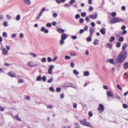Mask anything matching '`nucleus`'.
I'll return each instance as SVG.
<instances>
[{
	"instance_id": "obj_1",
	"label": "nucleus",
	"mask_w": 128,
	"mask_h": 128,
	"mask_svg": "<svg viewBox=\"0 0 128 128\" xmlns=\"http://www.w3.org/2000/svg\"><path fill=\"white\" fill-rule=\"evenodd\" d=\"M128 46V44L127 43L124 44L123 45L122 49V51L120 52L116 60V64L122 63L126 58L127 53L124 50Z\"/></svg>"
},
{
	"instance_id": "obj_2",
	"label": "nucleus",
	"mask_w": 128,
	"mask_h": 128,
	"mask_svg": "<svg viewBox=\"0 0 128 128\" xmlns=\"http://www.w3.org/2000/svg\"><path fill=\"white\" fill-rule=\"evenodd\" d=\"M123 20L121 18H114L111 19L110 23L112 24H113L116 23L118 22H123Z\"/></svg>"
},
{
	"instance_id": "obj_3",
	"label": "nucleus",
	"mask_w": 128,
	"mask_h": 128,
	"mask_svg": "<svg viewBox=\"0 0 128 128\" xmlns=\"http://www.w3.org/2000/svg\"><path fill=\"white\" fill-rule=\"evenodd\" d=\"M98 109L99 110L102 112L104 111V106L102 104H100L98 108Z\"/></svg>"
},
{
	"instance_id": "obj_4",
	"label": "nucleus",
	"mask_w": 128,
	"mask_h": 128,
	"mask_svg": "<svg viewBox=\"0 0 128 128\" xmlns=\"http://www.w3.org/2000/svg\"><path fill=\"white\" fill-rule=\"evenodd\" d=\"M98 16L97 13L96 12L94 13V15L92 14H91L90 16V18L93 19H94L96 18Z\"/></svg>"
},
{
	"instance_id": "obj_5",
	"label": "nucleus",
	"mask_w": 128,
	"mask_h": 128,
	"mask_svg": "<svg viewBox=\"0 0 128 128\" xmlns=\"http://www.w3.org/2000/svg\"><path fill=\"white\" fill-rule=\"evenodd\" d=\"M29 66L32 67H33L38 66L39 65L38 64H34V62L32 61H30L29 62Z\"/></svg>"
},
{
	"instance_id": "obj_6",
	"label": "nucleus",
	"mask_w": 128,
	"mask_h": 128,
	"mask_svg": "<svg viewBox=\"0 0 128 128\" xmlns=\"http://www.w3.org/2000/svg\"><path fill=\"white\" fill-rule=\"evenodd\" d=\"M41 30L42 32H44L45 34H47L49 32L48 30L47 29H45V27L44 26L41 28Z\"/></svg>"
},
{
	"instance_id": "obj_7",
	"label": "nucleus",
	"mask_w": 128,
	"mask_h": 128,
	"mask_svg": "<svg viewBox=\"0 0 128 128\" xmlns=\"http://www.w3.org/2000/svg\"><path fill=\"white\" fill-rule=\"evenodd\" d=\"M106 30L105 28H102L101 29H100V31L101 34L103 35H104L105 34L106 32Z\"/></svg>"
},
{
	"instance_id": "obj_8",
	"label": "nucleus",
	"mask_w": 128,
	"mask_h": 128,
	"mask_svg": "<svg viewBox=\"0 0 128 128\" xmlns=\"http://www.w3.org/2000/svg\"><path fill=\"white\" fill-rule=\"evenodd\" d=\"M68 36L67 34L64 33L62 34L61 36V39L64 40H65L68 37Z\"/></svg>"
},
{
	"instance_id": "obj_9",
	"label": "nucleus",
	"mask_w": 128,
	"mask_h": 128,
	"mask_svg": "<svg viewBox=\"0 0 128 128\" xmlns=\"http://www.w3.org/2000/svg\"><path fill=\"white\" fill-rule=\"evenodd\" d=\"M25 4L27 5H29L31 4V2L30 0H22Z\"/></svg>"
},
{
	"instance_id": "obj_10",
	"label": "nucleus",
	"mask_w": 128,
	"mask_h": 128,
	"mask_svg": "<svg viewBox=\"0 0 128 128\" xmlns=\"http://www.w3.org/2000/svg\"><path fill=\"white\" fill-rule=\"evenodd\" d=\"M107 95L108 97L111 96L112 97L113 96V93L111 91H108L107 92Z\"/></svg>"
},
{
	"instance_id": "obj_11",
	"label": "nucleus",
	"mask_w": 128,
	"mask_h": 128,
	"mask_svg": "<svg viewBox=\"0 0 128 128\" xmlns=\"http://www.w3.org/2000/svg\"><path fill=\"white\" fill-rule=\"evenodd\" d=\"M57 31L60 33H63L65 31L64 30L61 28H58L57 29Z\"/></svg>"
},
{
	"instance_id": "obj_12",
	"label": "nucleus",
	"mask_w": 128,
	"mask_h": 128,
	"mask_svg": "<svg viewBox=\"0 0 128 128\" xmlns=\"http://www.w3.org/2000/svg\"><path fill=\"white\" fill-rule=\"evenodd\" d=\"M86 119L85 118L83 120H80V122L82 125L85 126V125L86 124L87 122L86 121Z\"/></svg>"
},
{
	"instance_id": "obj_13",
	"label": "nucleus",
	"mask_w": 128,
	"mask_h": 128,
	"mask_svg": "<svg viewBox=\"0 0 128 128\" xmlns=\"http://www.w3.org/2000/svg\"><path fill=\"white\" fill-rule=\"evenodd\" d=\"M92 36V34H90L89 36L86 38V40L88 42H90L92 40L91 37Z\"/></svg>"
},
{
	"instance_id": "obj_14",
	"label": "nucleus",
	"mask_w": 128,
	"mask_h": 128,
	"mask_svg": "<svg viewBox=\"0 0 128 128\" xmlns=\"http://www.w3.org/2000/svg\"><path fill=\"white\" fill-rule=\"evenodd\" d=\"M2 52L4 54L6 55L8 53V51L5 48H3L2 50Z\"/></svg>"
},
{
	"instance_id": "obj_15",
	"label": "nucleus",
	"mask_w": 128,
	"mask_h": 128,
	"mask_svg": "<svg viewBox=\"0 0 128 128\" xmlns=\"http://www.w3.org/2000/svg\"><path fill=\"white\" fill-rule=\"evenodd\" d=\"M124 67L125 70H126L128 68V62H126L124 64Z\"/></svg>"
},
{
	"instance_id": "obj_16",
	"label": "nucleus",
	"mask_w": 128,
	"mask_h": 128,
	"mask_svg": "<svg viewBox=\"0 0 128 128\" xmlns=\"http://www.w3.org/2000/svg\"><path fill=\"white\" fill-rule=\"evenodd\" d=\"M14 118L18 121H22L21 118L18 117V115H16Z\"/></svg>"
},
{
	"instance_id": "obj_17",
	"label": "nucleus",
	"mask_w": 128,
	"mask_h": 128,
	"mask_svg": "<svg viewBox=\"0 0 128 128\" xmlns=\"http://www.w3.org/2000/svg\"><path fill=\"white\" fill-rule=\"evenodd\" d=\"M85 126H87L88 127L91 128H93L92 125L88 122H87L86 124L85 125Z\"/></svg>"
},
{
	"instance_id": "obj_18",
	"label": "nucleus",
	"mask_w": 128,
	"mask_h": 128,
	"mask_svg": "<svg viewBox=\"0 0 128 128\" xmlns=\"http://www.w3.org/2000/svg\"><path fill=\"white\" fill-rule=\"evenodd\" d=\"M20 19V14L18 15L16 18V20L17 21L19 20Z\"/></svg>"
},
{
	"instance_id": "obj_19",
	"label": "nucleus",
	"mask_w": 128,
	"mask_h": 128,
	"mask_svg": "<svg viewBox=\"0 0 128 128\" xmlns=\"http://www.w3.org/2000/svg\"><path fill=\"white\" fill-rule=\"evenodd\" d=\"M42 78L41 77V76L40 75L38 76L37 78L36 79V80L40 81L41 80H42Z\"/></svg>"
},
{
	"instance_id": "obj_20",
	"label": "nucleus",
	"mask_w": 128,
	"mask_h": 128,
	"mask_svg": "<svg viewBox=\"0 0 128 128\" xmlns=\"http://www.w3.org/2000/svg\"><path fill=\"white\" fill-rule=\"evenodd\" d=\"M54 78L53 77L50 78L47 81V82L48 83H50L52 82L53 81Z\"/></svg>"
},
{
	"instance_id": "obj_21",
	"label": "nucleus",
	"mask_w": 128,
	"mask_h": 128,
	"mask_svg": "<svg viewBox=\"0 0 128 128\" xmlns=\"http://www.w3.org/2000/svg\"><path fill=\"white\" fill-rule=\"evenodd\" d=\"M89 74V72L88 71H86L84 72V75L85 76H88Z\"/></svg>"
},
{
	"instance_id": "obj_22",
	"label": "nucleus",
	"mask_w": 128,
	"mask_h": 128,
	"mask_svg": "<svg viewBox=\"0 0 128 128\" xmlns=\"http://www.w3.org/2000/svg\"><path fill=\"white\" fill-rule=\"evenodd\" d=\"M89 30L90 31V34H92L94 32L93 28L91 27H90V28Z\"/></svg>"
},
{
	"instance_id": "obj_23",
	"label": "nucleus",
	"mask_w": 128,
	"mask_h": 128,
	"mask_svg": "<svg viewBox=\"0 0 128 128\" xmlns=\"http://www.w3.org/2000/svg\"><path fill=\"white\" fill-rule=\"evenodd\" d=\"M115 38L114 37L112 36L110 37L109 40L110 42H112L114 41L115 40Z\"/></svg>"
},
{
	"instance_id": "obj_24",
	"label": "nucleus",
	"mask_w": 128,
	"mask_h": 128,
	"mask_svg": "<svg viewBox=\"0 0 128 128\" xmlns=\"http://www.w3.org/2000/svg\"><path fill=\"white\" fill-rule=\"evenodd\" d=\"M75 1H76L75 0H71L70 1L68 2V3L72 5L75 3Z\"/></svg>"
},
{
	"instance_id": "obj_25",
	"label": "nucleus",
	"mask_w": 128,
	"mask_h": 128,
	"mask_svg": "<svg viewBox=\"0 0 128 128\" xmlns=\"http://www.w3.org/2000/svg\"><path fill=\"white\" fill-rule=\"evenodd\" d=\"M124 40V38L122 36L120 37L118 39V41L120 42H122Z\"/></svg>"
},
{
	"instance_id": "obj_26",
	"label": "nucleus",
	"mask_w": 128,
	"mask_h": 128,
	"mask_svg": "<svg viewBox=\"0 0 128 128\" xmlns=\"http://www.w3.org/2000/svg\"><path fill=\"white\" fill-rule=\"evenodd\" d=\"M73 72V73L76 75H78L79 74V72L75 70H74Z\"/></svg>"
},
{
	"instance_id": "obj_27",
	"label": "nucleus",
	"mask_w": 128,
	"mask_h": 128,
	"mask_svg": "<svg viewBox=\"0 0 128 128\" xmlns=\"http://www.w3.org/2000/svg\"><path fill=\"white\" fill-rule=\"evenodd\" d=\"M42 81L44 82H45L46 81V76H43L42 78Z\"/></svg>"
},
{
	"instance_id": "obj_28",
	"label": "nucleus",
	"mask_w": 128,
	"mask_h": 128,
	"mask_svg": "<svg viewBox=\"0 0 128 128\" xmlns=\"http://www.w3.org/2000/svg\"><path fill=\"white\" fill-rule=\"evenodd\" d=\"M107 46L110 49L112 48V44L110 43H108L107 44Z\"/></svg>"
},
{
	"instance_id": "obj_29",
	"label": "nucleus",
	"mask_w": 128,
	"mask_h": 128,
	"mask_svg": "<svg viewBox=\"0 0 128 128\" xmlns=\"http://www.w3.org/2000/svg\"><path fill=\"white\" fill-rule=\"evenodd\" d=\"M121 46V44L120 42H118L116 44V47L118 48H120Z\"/></svg>"
},
{
	"instance_id": "obj_30",
	"label": "nucleus",
	"mask_w": 128,
	"mask_h": 128,
	"mask_svg": "<svg viewBox=\"0 0 128 128\" xmlns=\"http://www.w3.org/2000/svg\"><path fill=\"white\" fill-rule=\"evenodd\" d=\"M86 15V13L85 12H82L81 14V16L82 17H84Z\"/></svg>"
},
{
	"instance_id": "obj_31",
	"label": "nucleus",
	"mask_w": 128,
	"mask_h": 128,
	"mask_svg": "<svg viewBox=\"0 0 128 128\" xmlns=\"http://www.w3.org/2000/svg\"><path fill=\"white\" fill-rule=\"evenodd\" d=\"M122 106L123 108L125 109L126 108L128 107L127 104H122Z\"/></svg>"
},
{
	"instance_id": "obj_32",
	"label": "nucleus",
	"mask_w": 128,
	"mask_h": 128,
	"mask_svg": "<svg viewBox=\"0 0 128 128\" xmlns=\"http://www.w3.org/2000/svg\"><path fill=\"white\" fill-rule=\"evenodd\" d=\"M30 55L32 56L34 58H36L37 57V55L35 54L30 52Z\"/></svg>"
},
{
	"instance_id": "obj_33",
	"label": "nucleus",
	"mask_w": 128,
	"mask_h": 128,
	"mask_svg": "<svg viewBox=\"0 0 128 128\" xmlns=\"http://www.w3.org/2000/svg\"><path fill=\"white\" fill-rule=\"evenodd\" d=\"M65 59L66 60H68L71 58V57L70 56L68 55H66L65 56Z\"/></svg>"
},
{
	"instance_id": "obj_34",
	"label": "nucleus",
	"mask_w": 128,
	"mask_h": 128,
	"mask_svg": "<svg viewBox=\"0 0 128 128\" xmlns=\"http://www.w3.org/2000/svg\"><path fill=\"white\" fill-rule=\"evenodd\" d=\"M116 15V12H112L111 14V15L113 17H115Z\"/></svg>"
},
{
	"instance_id": "obj_35",
	"label": "nucleus",
	"mask_w": 128,
	"mask_h": 128,
	"mask_svg": "<svg viewBox=\"0 0 128 128\" xmlns=\"http://www.w3.org/2000/svg\"><path fill=\"white\" fill-rule=\"evenodd\" d=\"M98 40L97 39H96L95 40H94V45H97L98 44Z\"/></svg>"
},
{
	"instance_id": "obj_36",
	"label": "nucleus",
	"mask_w": 128,
	"mask_h": 128,
	"mask_svg": "<svg viewBox=\"0 0 128 128\" xmlns=\"http://www.w3.org/2000/svg\"><path fill=\"white\" fill-rule=\"evenodd\" d=\"M80 18V15L79 14H76L75 16V18L76 19H78Z\"/></svg>"
},
{
	"instance_id": "obj_37",
	"label": "nucleus",
	"mask_w": 128,
	"mask_h": 128,
	"mask_svg": "<svg viewBox=\"0 0 128 128\" xmlns=\"http://www.w3.org/2000/svg\"><path fill=\"white\" fill-rule=\"evenodd\" d=\"M84 20L83 18H81L79 19V22L80 23L82 24L84 22Z\"/></svg>"
},
{
	"instance_id": "obj_38",
	"label": "nucleus",
	"mask_w": 128,
	"mask_h": 128,
	"mask_svg": "<svg viewBox=\"0 0 128 128\" xmlns=\"http://www.w3.org/2000/svg\"><path fill=\"white\" fill-rule=\"evenodd\" d=\"M71 38L73 40H75L77 38V36H71Z\"/></svg>"
},
{
	"instance_id": "obj_39",
	"label": "nucleus",
	"mask_w": 128,
	"mask_h": 128,
	"mask_svg": "<svg viewBox=\"0 0 128 128\" xmlns=\"http://www.w3.org/2000/svg\"><path fill=\"white\" fill-rule=\"evenodd\" d=\"M3 36L4 38H6L7 37V34L6 32H4L2 33Z\"/></svg>"
},
{
	"instance_id": "obj_40",
	"label": "nucleus",
	"mask_w": 128,
	"mask_h": 128,
	"mask_svg": "<svg viewBox=\"0 0 128 128\" xmlns=\"http://www.w3.org/2000/svg\"><path fill=\"white\" fill-rule=\"evenodd\" d=\"M41 61L42 62H45L46 61V59L45 57H44L41 60Z\"/></svg>"
},
{
	"instance_id": "obj_41",
	"label": "nucleus",
	"mask_w": 128,
	"mask_h": 128,
	"mask_svg": "<svg viewBox=\"0 0 128 128\" xmlns=\"http://www.w3.org/2000/svg\"><path fill=\"white\" fill-rule=\"evenodd\" d=\"M70 55L72 56H74L76 55V54L73 52H71L70 53Z\"/></svg>"
},
{
	"instance_id": "obj_42",
	"label": "nucleus",
	"mask_w": 128,
	"mask_h": 128,
	"mask_svg": "<svg viewBox=\"0 0 128 128\" xmlns=\"http://www.w3.org/2000/svg\"><path fill=\"white\" fill-rule=\"evenodd\" d=\"M49 90L53 92H55L54 89L53 87H50L49 88Z\"/></svg>"
},
{
	"instance_id": "obj_43",
	"label": "nucleus",
	"mask_w": 128,
	"mask_h": 128,
	"mask_svg": "<svg viewBox=\"0 0 128 128\" xmlns=\"http://www.w3.org/2000/svg\"><path fill=\"white\" fill-rule=\"evenodd\" d=\"M109 62L111 64H114V60L112 59H111L109 60Z\"/></svg>"
},
{
	"instance_id": "obj_44",
	"label": "nucleus",
	"mask_w": 128,
	"mask_h": 128,
	"mask_svg": "<svg viewBox=\"0 0 128 128\" xmlns=\"http://www.w3.org/2000/svg\"><path fill=\"white\" fill-rule=\"evenodd\" d=\"M8 74L10 76L12 77L15 76H14V74L13 73H11L10 72L8 73Z\"/></svg>"
},
{
	"instance_id": "obj_45",
	"label": "nucleus",
	"mask_w": 128,
	"mask_h": 128,
	"mask_svg": "<svg viewBox=\"0 0 128 128\" xmlns=\"http://www.w3.org/2000/svg\"><path fill=\"white\" fill-rule=\"evenodd\" d=\"M4 26L5 27H6L8 26V22L6 21H4L3 23Z\"/></svg>"
},
{
	"instance_id": "obj_46",
	"label": "nucleus",
	"mask_w": 128,
	"mask_h": 128,
	"mask_svg": "<svg viewBox=\"0 0 128 128\" xmlns=\"http://www.w3.org/2000/svg\"><path fill=\"white\" fill-rule=\"evenodd\" d=\"M47 60L48 62H51L52 61V59L51 57H48L47 58Z\"/></svg>"
},
{
	"instance_id": "obj_47",
	"label": "nucleus",
	"mask_w": 128,
	"mask_h": 128,
	"mask_svg": "<svg viewBox=\"0 0 128 128\" xmlns=\"http://www.w3.org/2000/svg\"><path fill=\"white\" fill-rule=\"evenodd\" d=\"M61 90V89L60 88L58 87L56 89V91L58 92H60Z\"/></svg>"
},
{
	"instance_id": "obj_48",
	"label": "nucleus",
	"mask_w": 128,
	"mask_h": 128,
	"mask_svg": "<svg viewBox=\"0 0 128 128\" xmlns=\"http://www.w3.org/2000/svg\"><path fill=\"white\" fill-rule=\"evenodd\" d=\"M64 40L61 39L60 42V45H62L64 44Z\"/></svg>"
},
{
	"instance_id": "obj_49",
	"label": "nucleus",
	"mask_w": 128,
	"mask_h": 128,
	"mask_svg": "<svg viewBox=\"0 0 128 128\" xmlns=\"http://www.w3.org/2000/svg\"><path fill=\"white\" fill-rule=\"evenodd\" d=\"M46 26L48 27H50L51 26H52V25L50 23H47L46 24Z\"/></svg>"
},
{
	"instance_id": "obj_50",
	"label": "nucleus",
	"mask_w": 128,
	"mask_h": 128,
	"mask_svg": "<svg viewBox=\"0 0 128 128\" xmlns=\"http://www.w3.org/2000/svg\"><path fill=\"white\" fill-rule=\"evenodd\" d=\"M70 65L72 68H73L74 66V64L73 62H72L70 63Z\"/></svg>"
},
{
	"instance_id": "obj_51",
	"label": "nucleus",
	"mask_w": 128,
	"mask_h": 128,
	"mask_svg": "<svg viewBox=\"0 0 128 128\" xmlns=\"http://www.w3.org/2000/svg\"><path fill=\"white\" fill-rule=\"evenodd\" d=\"M88 115L90 117L92 116L93 115L92 112L91 111H90L88 113Z\"/></svg>"
},
{
	"instance_id": "obj_52",
	"label": "nucleus",
	"mask_w": 128,
	"mask_h": 128,
	"mask_svg": "<svg viewBox=\"0 0 128 128\" xmlns=\"http://www.w3.org/2000/svg\"><path fill=\"white\" fill-rule=\"evenodd\" d=\"M6 17L7 18L8 20H10L11 18V16L8 14H7L6 15Z\"/></svg>"
},
{
	"instance_id": "obj_53",
	"label": "nucleus",
	"mask_w": 128,
	"mask_h": 128,
	"mask_svg": "<svg viewBox=\"0 0 128 128\" xmlns=\"http://www.w3.org/2000/svg\"><path fill=\"white\" fill-rule=\"evenodd\" d=\"M116 87L117 88L120 90H122V88L120 87V85L119 84H117Z\"/></svg>"
},
{
	"instance_id": "obj_54",
	"label": "nucleus",
	"mask_w": 128,
	"mask_h": 128,
	"mask_svg": "<svg viewBox=\"0 0 128 128\" xmlns=\"http://www.w3.org/2000/svg\"><path fill=\"white\" fill-rule=\"evenodd\" d=\"M24 82V80L22 79H20L18 80V82L19 83H22Z\"/></svg>"
},
{
	"instance_id": "obj_55",
	"label": "nucleus",
	"mask_w": 128,
	"mask_h": 128,
	"mask_svg": "<svg viewBox=\"0 0 128 128\" xmlns=\"http://www.w3.org/2000/svg\"><path fill=\"white\" fill-rule=\"evenodd\" d=\"M52 70L48 69V73L50 74H51L52 72Z\"/></svg>"
},
{
	"instance_id": "obj_56",
	"label": "nucleus",
	"mask_w": 128,
	"mask_h": 128,
	"mask_svg": "<svg viewBox=\"0 0 128 128\" xmlns=\"http://www.w3.org/2000/svg\"><path fill=\"white\" fill-rule=\"evenodd\" d=\"M84 32V30L83 29H81L80 30L79 32V33L80 34H81Z\"/></svg>"
},
{
	"instance_id": "obj_57",
	"label": "nucleus",
	"mask_w": 128,
	"mask_h": 128,
	"mask_svg": "<svg viewBox=\"0 0 128 128\" xmlns=\"http://www.w3.org/2000/svg\"><path fill=\"white\" fill-rule=\"evenodd\" d=\"M77 107V104L76 103H74L73 104V107L74 108H76Z\"/></svg>"
},
{
	"instance_id": "obj_58",
	"label": "nucleus",
	"mask_w": 128,
	"mask_h": 128,
	"mask_svg": "<svg viewBox=\"0 0 128 128\" xmlns=\"http://www.w3.org/2000/svg\"><path fill=\"white\" fill-rule=\"evenodd\" d=\"M76 124L77 126L76 127V128H80V126H79V124L78 123L76 122Z\"/></svg>"
},
{
	"instance_id": "obj_59",
	"label": "nucleus",
	"mask_w": 128,
	"mask_h": 128,
	"mask_svg": "<svg viewBox=\"0 0 128 128\" xmlns=\"http://www.w3.org/2000/svg\"><path fill=\"white\" fill-rule=\"evenodd\" d=\"M47 107L48 108L51 109L52 108V106L51 104H50L47 106Z\"/></svg>"
},
{
	"instance_id": "obj_60",
	"label": "nucleus",
	"mask_w": 128,
	"mask_h": 128,
	"mask_svg": "<svg viewBox=\"0 0 128 128\" xmlns=\"http://www.w3.org/2000/svg\"><path fill=\"white\" fill-rule=\"evenodd\" d=\"M103 88L105 90H107L108 89V87L104 85L103 86Z\"/></svg>"
},
{
	"instance_id": "obj_61",
	"label": "nucleus",
	"mask_w": 128,
	"mask_h": 128,
	"mask_svg": "<svg viewBox=\"0 0 128 128\" xmlns=\"http://www.w3.org/2000/svg\"><path fill=\"white\" fill-rule=\"evenodd\" d=\"M121 9L123 11L125 10L126 9V8L124 6H122L121 8Z\"/></svg>"
},
{
	"instance_id": "obj_62",
	"label": "nucleus",
	"mask_w": 128,
	"mask_h": 128,
	"mask_svg": "<svg viewBox=\"0 0 128 128\" xmlns=\"http://www.w3.org/2000/svg\"><path fill=\"white\" fill-rule=\"evenodd\" d=\"M64 97V94H60V98L62 99H63Z\"/></svg>"
},
{
	"instance_id": "obj_63",
	"label": "nucleus",
	"mask_w": 128,
	"mask_h": 128,
	"mask_svg": "<svg viewBox=\"0 0 128 128\" xmlns=\"http://www.w3.org/2000/svg\"><path fill=\"white\" fill-rule=\"evenodd\" d=\"M127 33V31L126 30H123V32H122V34H125Z\"/></svg>"
},
{
	"instance_id": "obj_64",
	"label": "nucleus",
	"mask_w": 128,
	"mask_h": 128,
	"mask_svg": "<svg viewBox=\"0 0 128 128\" xmlns=\"http://www.w3.org/2000/svg\"><path fill=\"white\" fill-rule=\"evenodd\" d=\"M45 10V8H43L41 10L40 12L43 13Z\"/></svg>"
}]
</instances>
